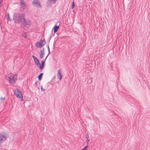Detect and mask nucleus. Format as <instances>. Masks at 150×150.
Listing matches in <instances>:
<instances>
[{"mask_svg":"<svg viewBox=\"0 0 150 150\" xmlns=\"http://www.w3.org/2000/svg\"><path fill=\"white\" fill-rule=\"evenodd\" d=\"M7 79L9 81L10 83L13 84H14L17 80V79L15 78L14 75L13 74L10 75V76H8Z\"/></svg>","mask_w":150,"mask_h":150,"instance_id":"obj_3","label":"nucleus"},{"mask_svg":"<svg viewBox=\"0 0 150 150\" xmlns=\"http://www.w3.org/2000/svg\"><path fill=\"white\" fill-rule=\"evenodd\" d=\"M74 6H75V4H74V2L73 1L72 2V5L71 6V8L72 9H73L74 8Z\"/></svg>","mask_w":150,"mask_h":150,"instance_id":"obj_18","label":"nucleus"},{"mask_svg":"<svg viewBox=\"0 0 150 150\" xmlns=\"http://www.w3.org/2000/svg\"><path fill=\"white\" fill-rule=\"evenodd\" d=\"M45 64V62L43 61L41 62V65L40 64V65H38V67L40 69L42 70L44 67Z\"/></svg>","mask_w":150,"mask_h":150,"instance_id":"obj_10","label":"nucleus"},{"mask_svg":"<svg viewBox=\"0 0 150 150\" xmlns=\"http://www.w3.org/2000/svg\"><path fill=\"white\" fill-rule=\"evenodd\" d=\"M47 49H48V55H47V56L46 57L45 59V60L46 59V58H47V57L49 55V54H50V49H49V45H48L47 46Z\"/></svg>","mask_w":150,"mask_h":150,"instance_id":"obj_15","label":"nucleus"},{"mask_svg":"<svg viewBox=\"0 0 150 150\" xmlns=\"http://www.w3.org/2000/svg\"><path fill=\"white\" fill-rule=\"evenodd\" d=\"M44 48H43V49L42 50H41V51H40V57L41 59H42L43 58V56L45 54L44 52Z\"/></svg>","mask_w":150,"mask_h":150,"instance_id":"obj_11","label":"nucleus"},{"mask_svg":"<svg viewBox=\"0 0 150 150\" xmlns=\"http://www.w3.org/2000/svg\"><path fill=\"white\" fill-rule=\"evenodd\" d=\"M43 73H40L38 76V80L39 81H40L41 80V79H42V75H43Z\"/></svg>","mask_w":150,"mask_h":150,"instance_id":"obj_14","label":"nucleus"},{"mask_svg":"<svg viewBox=\"0 0 150 150\" xmlns=\"http://www.w3.org/2000/svg\"><path fill=\"white\" fill-rule=\"evenodd\" d=\"M23 37L24 38H27V34L26 33H24L22 35Z\"/></svg>","mask_w":150,"mask_h":150,"instance_id":"obj_17","label":"nucleus"},{"mask_svg":"<svg viewBox=\"0 0 150 150\" xmlns=\"http://www.w3.org/2000/svg\"><path fill=\"white\" fill-rule=\"evenodd\" d=\"M57 76L58 78L60 80H61L62 79V76L61 74V71L60 69H59L58 71Z\"/></svg>","mask_w":150,"mask_h":150,"instance_id":"obj_9","label":"nucleus"},{"mask_svg":"<svg viewBox=\"0 0 150 150\" xmlns=\"http://www.w3.org/2000/svg\"><path fill=\"white\" fill-rule=\"evenodd\" d=\"M7 139L6 135L3 134H0V143H2Z\"/></svg>","mask_w":150,"mask_h":150,"instance_id":"obj_6","label":"nucleus"},{"mask_svg":"<svg viewBox=\"0 0 150 150\" xmlns=\"http://www.w3.org/2000/svg\"><path fill=\"white\" fill-rule=\"evenodd\" d=\"M20 4L26 3L24 1V0H20Z\"/></svg>","mask_w":150,"mask_h":150,"instance_id":"obj_19","label":"nucleus"},{"mask_svg":"<svg viewBox=\"0 0 150 150\" xmlns=\"http://www.w3.org/2000/svg\"><path fill=\"white\" fill-rule=\"evenodd\" d=\"M13 19L16 23H21L23 27L28 25L29 26L31 25L30 21L28 19H25V15L20 13H15L13 14Z\"/></svg>","mask_w":150,"mask_h":150,"instance_id":"obj_1","label":"nucleus"},{"mask_svg":"<svg viewBox=\"0 0 150 150\" xmlns=\"http://www.w3.org/2000/svg\"><path fill=\"white\" fill-rule=\"evenodd\" d=\"M41 90H42V91H44L45 90V89H44V88H43L42 86L41 87Z\"/></svg>","mask_w":150,"mask_h":150,"instance_id":"obj_22","label":"nucleus"},{"mask_svg":"<svg viewBox=\"0 0 150 150\" xmlns=\"http://www.w3.org/2000/svg\"><path fill=\"white\" fill-rule=\"evenodd\" d=\"M59 28V26L55 25L53 28V31L54 33H56Z\"/></svg>","mask_w":150,"mask_h":150,"instance_id":"obj_13","label":"nucleus"},{"mask_svg":"<svg viewBox=\"0 0 150 150\" xmlns=\"http://www.w3.org/2000/svg\"><path fill=\"white\" fill-rule=\"evenodd\" d=\"M26 3L20 4V9L22 10H24L25 8Z\"/></svg>","mask_w":150,"mask_h":150,"instance_id":"obj_12","label":"nucleus"},{"mask_svg":"<svg viewBox=\"0 0 150 150\" xmlns=\"http://www.w3.org/2000/svg\"><path fill=\"white\" fill-rule=\"evenodd\" d=\"M88 147L87 146H86L83 148V149L81 150H87Z\"/></svg>","mask_w":150,"mask_h":150,"instance_id":"obj_20","label":"nucleus"},{"mask_svg":"<svg viewBox=\"0 0 150 150\" xmlns=\"http://www.w3.org/2000/svg\"><path fill=\"white\" fill-rule=\"evenodd\" d=\"M14 93L19 98H21V100H23V97L21 91L19 90L18 89H16L15 90Z\"/></svg>","mask_w":150,"mask_h":150,"instance_id":"obj_4","label":"nucleus"},{"mask_svg":"<svg viewBox=\"0 0 150 150\" xmlns=\"http://www.w3.org/2000/svg\"><path fill=\"white\" fill-rule=\"evenodd\" d=\"M7 18H8V20H9L10 21H11V19L10 17V16H9V14H8V16H7Z\"/></svg>","mask_w":150,"mask_h":150,"instance_id":"obj_21","label":"nucleus"},{"mask_svg":"<svg viewBox=\"0 0 150 150\" xmlns=\"http://www.w3.org/2000/svg\"><path fill=\"white\" fill-rule=\"evenodd\" d=\"M33 59H34V62L36 64V65L38 67L39 65H40V62L39 60L38 59L34 56H32Z\"/></svg>","mask_w":150,"mask_h":150,"instance_id":"obj_8","label":"nucleus"},{"mask_svg":"<svg viewBox=\"0 0 150 150\" xmlns=\"http://www.w3.org/2000/svg\"><path fill=\"white\" fill-rule=\"evenodd\" d=\"M45 39H44V40H41L39 42H37L35 44V46L37 47L41 48L45 45Z\"/></svg>","mask_w":150,"mask_h":150,"instance_id":"obj_2","label":"nucleus"},{"mask_svg":"<svg viewBox=\"0 0 150 150\" xmlns=\"http://www.w3.org/2000/svg\"><path fill=\"white\" fill-rule=\"evenodd\" d=\"M86 138H87V142H88L90 140V139L89 138V135L88 134H87L86 135Z\"/></svg>","mask_w":150,"mask_h":150,"instance_id":"obj_16","label":"nucleus"},{"mask_svg":"<svg viewBox=\"0 0 150 150\" xmlns=\"http://www.w3.org/2000/svg\"><path fill=\"white\" fill-rule=\"evenodd\" d=\"M32 4L33 5L35 4L36 5H35L34 6H37L38 7L39 6L40 8L42 7L40 2L39 0H33L32 1Z\"/></svg>","mask_w":150,"mask_h":150,"instance_id":"obj_5","label":"nucleus"},{"mask_svg":"<svg viewBox=\"0 0 150 150\" xmlns=\"http://www.w3.org/2000/svg\"><path fill=\"white\" fill-rule=\"evenodd\" d=\"M3 2V0H0V7L1 6V4Z\"/></svg>","mask_w":150,"mask_h":150,"instance_id":"obj_24","label":"nucleus"},{"mask_svg":"<svg viewBox=\"0 0 150 150\" xmlns=\"http://www.w3.org/2000/svg\"><path fill=\"white\" fill-rule=\"evenodd\" d=\"M57 0H48L47 3L48 7L51 6V5L55 4Z\"/></svg>","mask_w":150,"mask_h":150,"instance_id":"obj_7","label":"nucleus"},{"mask_svg":"<svg viewBox=\"0 0 150 150\" xmlns=\"http://www.w3.org/2000/svg\"><path fill=\"white\" fill-rule=\"evenodd\" d=\"M0 99L1 100H4L5 99V97H1Z\"/></svg>","mask_w":150,"mask_h":150,"instance_id":"obj_23","label":"nucleus"}]
</instances>
